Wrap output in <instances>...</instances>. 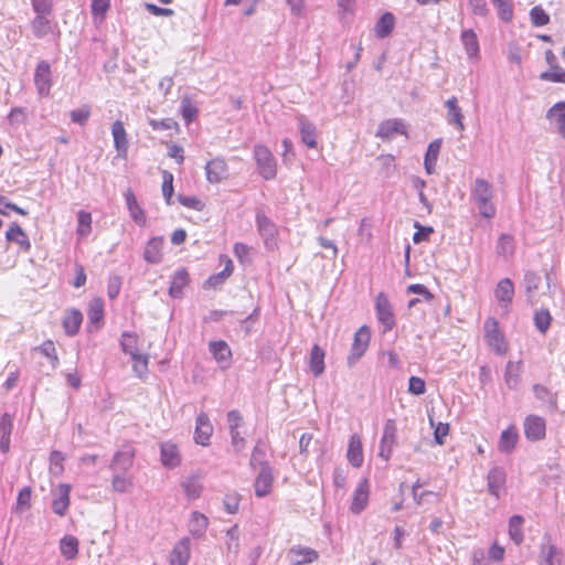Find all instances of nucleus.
<instances>
[{
    "instance_id": "obj_38",
    "label": "nucleus",
    "mask_w": 565,
    "mask_h": 565,
    "mask_svg": "<svg viewBox=\"0 0 565 565\" xmlns=\"http://www.w3.org/2000/svg\"><path fill=\"white\" fill-rule=\"evenodd\" d=\"M395 25V17L391 12H385L376 22L374 26L375 35L379 39H384L388 36Z\"/></svg>"
},
{
    "instance_id": "obj_26",
    "label": "nucleus",
    "mask_w": 565,
    "mask_h": 565,
    "mask_svg": "<svg viewBox=\"0 0 565 565\" xmlns=\"http://www.w3.org/2000/svg\"><path fill=\"white\" fill-rule=\"evenodd\" d=\"M163 244L162 236L150 238L145 247L143 259L149 264H159L162 260Z\"/></svg>"
},
{
    "instance_id": "obj_25",
    "label": "nucleus",
    "mask_w": 565,
    "mask_h": 565,
    "mask_svg": "<svg viewBox=\"0 0 565 565\" xmlns=\"http://www.w3.org/2000/svg\"><path fill=\"white\" fill-rule=\"evenodd\" d=\"M546 118L556 131L565 138V102L554 104L546 113Z\"/></svg>"
},
{
    "instance_id": "obj_57",
    "label": "nucleus",
    "mask_w": 565,
    "mask_h": 565,
    "mask_svg": "<svg viewBox=\"0 0 565 565\" xmlns=\"http://www.w3.org/2000/svg\"><path fill=\"white\" fill-rule=\"evenodd\" d=\"M31 494L32 490L30 487L22 488L17 498V511L23 512L31 507Z\"/></svg>"
},
{
    "instance_id": "obj_19",
    "label": "nucleus",
    "mask_w": 565,
    "mask_h": 565,
    "mask_svg": "<svg viewBox=\"0 0 565 565\" xmlns=\"http://www.w3.org/2000/svg\"><path fill=\"white\" fill-rule=\"evenodd\" d=\"M397 134L406 135L407 129L402 119L394 118L384 120L379 125L376 137L383 140H388L392 139Z\"/></svg>"
},
{
    "instance_id": "obj_31",
    "label": "nucleus",
    "mask_w": 565,
    "mask_h": 565,
    "mask_svg": "<svg viewBox=\"0 0 565 565\" xmlns=\"http://www.w3.org/2000/svg\"><path fill=\"white\" fill-rule=\"evenodd\" d=\"M161 462L167 468H175L180 465L178 447L172 443H163L160 447Z\"/></svg>"
},
{
    "instance_id": "obj_40",
    "label": "nucleus",
    "mask_w": 565,
    "mask_h": 565,
    "mask_svg": "<svg viewBox=\"0 0 565 565\" xmlns=\"http://www.w3.org/2000/svg\"><path fill=\"white\" fill-rule=\"evenodd\" d=\"M6 237L10 242H15L19 244L24 250H29L31 247L28 235L21 228V226L17 223H13L6 233Z\"/></svg>"
},
{
    "instance_id": "obj_41",
    "label": "nucleus",
    "mask_w": 565,
    "mask_h": 565,
    "mask_svg": "<svg viewBox=\"0 0 565 565\" xmlns=\"http://www.w3.org/2000/svg\"><path fill=\"white\" fill-rule=\"evenodd\" d=\"M78 540L73 535H65L60 541L61 554L66 559H74L78 554Z\"/></svg>"
},
{
    "instance_id": "obj_5",
    "label": "nucleus",
    "mask_w": 565,
    "mask_h": 565,
    "mask_svg": "<svg viewBox=\"0 0 565 565\" xmlns=\"http://www.w3.org/2000/svg\"><path fill=\"white\" fill-rule=\"evenodd\" d=\"M397 441V425L395 419H387L384 424L383 435L380 441L379 456L385 461L390 460Z\"/></svg>"
},
{
    "instance_id": "obj_18",
    "label": "nucleus",
    "mask_w": 565,
    "mask_h": 565,
    "mask_svg": "<svg viewBox=\"0 0 565 565\" xmlns=\"http://www.w3.org/2000/svg\"><path fill=\"white\" fill-rule=\"evenodd\" d=\"M191 557V541L189 537H182L173 546L170 556V565H188Z\"/></svg>"
},
{
    "instance_id": "obj_52",
    "label": "nucleus",
    "mask_w": 565,
    "mask_h": 565,
    "mask_svg": "<svg viewBox=\"0 0 565 565\" xmlns=\"http://www.w3.org/2000/svg\"><path fill=\"white\" fill-rule=\"evenodd\" d=\"M552 317L546 309H542L534 315V324L541 333H545L551 326Z\"/></svg>"
},
{
    "instance_id": "obj_56",
    "label": "nucleus",
    "mask_w": 565,
    "mask_h": 565,
    "mask_svg": "<svg viewBox=\"0 0 565 565\" xmlns=\"http://www.w3.org/2000/svg\"><path fill=\"white\" fill-rule=\"evenodd\" d=\"M134 361L132 369L137 373L138 376H142L148 371L149 358L146 354L135 353L130 355Z\"/></svg>"
},
{
    "instance_id": "obj_4",
    "label": "nucleus",
    "mask_w": 565,
    "mask_h": 565,
    "mask_svg": "<svg viewBox=\"0 0 565 565\" xmlns=\"http://www.w3.org/2000/svg\"><path fill=\"white\" fill-rule=\"evenodd\" d=\"M257 232L264 241L265 247L273 250L277 247L278 227L262 210L255 216Z\"/></svg>"
},
{
    "instance_id": "obj_64",
    "label": "nucleus",
    "mask_w": 565,
    "mask_h": 565,
    "mask_svg": "<svg viewBox=\"0 0 565 565\" xmlns=\"http://www.w3.org/2000/svg\"><path fill=\"white\" fill-rule=\"evenodd\" d=\"M408 392L413 395H423L426 392L425 381L418 376H411L408 381Z\"/></svg>"
},
{
    "instance_id": "obj_30",
    "label": "nucleus",
    "mask_w": 565,
    "mask_h": 565,
    "mask_svg": "<svg viewBox=\"0 0 565 565\" xmlns=\"http://www.w3.org/2000/svg\"><path fill=\"white\" fill-rule=\"evenodd\" d=\"M209 526V519L201 512L194 511L191 513V518L189 521V531L191 535L195 539H201L204 536Z\"/></svg>"
},
{
    "instance_id": "obj_6",
    "label": "nucleus",
    "mask_w": 565,
    "mask_h": 565,
    "mask_svg": "<svg viewBox=\"0 0 565 565\" xmlns=\"http://www.w3.org/2000/svg\"><path fill=\"white\" fill-rule=\"evenodd\" d=\"M376 317L383 326V332L391 331L395 326V317L392 305L384 292H379L375 298Z\"/></svg>"
},
{
    "instance_id": "obj_14",
    "label": "nucleus",
    "mask_w": 565,
    "mask_h": 565,
    "mask_svg": "<svg viewBox=\"0 0 565 565\" xmlns=\"http://www.w3.org/2000/svg\"><path fill=\"white\" fill-rule=\"evenodd\" d=\"M213 434V426L206 413L201 412L195 420L194 440L198 445L207 446Z\"/></svg>"
},
{
    "instance_id": "obj_36",
    "label": "nucleus",
    "mask_w": 565,
    "mask_h": 565,
    "mask_svg": "<svg viewBox=\"0 0 565 565\" xmlns=\"http://www.w3.org/2000/svg\"><path fill=\"white\" fill-rule=\"evenodd\" d=\"M324 351L318 344H313L310 352L309 366L316 377L324 372Z\"/></svg>"
},
{
    "instance_id": "obj_10",
    "label": "nucleus",
    "mask_w": 565,
    "mask_h": 565,
    "mask_svg": "<svg viewBox=\"0 0 565 565\" xmlns=\"http://www.w3.org/2000/svg\"><path fill=\"white\" fill-rule=\"evenodd\" d=\"M370 330L362 326L355 333L350 354L348 356L349 365H353L366 351L370 343Z\"/></svg>"
},
{
    "instance_id": "obj_62",
    "label": "nucleus",
    "mask_w": 565,
    "mask_h": 565,
    "mask_svg": "<svg viewBox=\"0 0 565 565\" xmlns=\"http://www.w3.org/2000/svg\"><path fill=\"white\" fill-rule=\"evenodd\" d=\"M179 202L186 207L193 209L195 211H202L205 206V204L193 195H179L178 196Z\"/></svg>"
},
{
    "instance_id": "obj_16",
    "label": "nucleus",
    "mask_w": 565,
    "mask_h": 565,
    "mask_svg": "<svg viewBox=\"0 0 565 565\" xmlns=\"http://www.w3.org/2000/svg\"><path fill=\"white\" fill-rule=\"evenodd\" d=\"M71 486L61 483L53 492L52 510L55 514L64 516L70 507Z\"/></svg>"
},
{
    "instance_id": "obj_43",
    "label": "nucleus",
    "mask_w": 565,
    "mask_h": 565,
    "mask_svg": "<svg viewBox=\"0 0 565 565\" xmlns=\"http://www.w3.org/2000/svg\"><path fill=\"white\" fill-rule=\"evenodd\" d=\"M46 13H38L32 21V30L36 38L41 39L52 32V23L45 17Z\"/></svg>"
},
{
    "instance_id": "obj_24",
    "label": "nucleus",
    "mask_w": 565,
    "mask_h": 565,
    "mask_svg": "<svg viewBox=\"0 0 565 565\" xmlns=\"http://www.w3.org/2000/svg\"><path fill=\"white\" fill-rule=\"evenodd\" d=\"M505 481L507 475L503 468H491L487 476V486L489 493L494 495L495 498H499L501 490L504 488Z\"/></svg>"
},
{
    "instance_id": "obj_13",
    "label": "nucleus",
    "mask_w": 565,
    "mask_h": 565,
    "mask_svg": "<svg viewBox=\"0 0 565 565\" xmlns=\"http://www.w3.org/2000/svg\"><path fill=\"white\" fill-rule=\"evenodd\" d=\"M209 351L222 370H227L231 366L232 350L225 341H211Z\"/></svg>"
},
{
    "instance_id": "obj_15",
    "label": "nucleus",
    "mask_w": 565,
    "mask_h": 565,
    "mask_svg": "<svg viewBox=\"0 0 565 565\" xmlns=\"http://www.w3.org/2000/svg\"><path fill=\"white\" fill-rule=\"evenodd\" d=\"M288 558L290 565H305L316 562L319 554L311 547L296 545L288 551Z\"/></svg>"
},
{
    "instance_id": "obj_27",
    "label": "nucleus",
    "mask_w": 565,
    "mask_h": 565,
    "mask_svg": "<svg viewBox=\"0 0 565 565\" xmlns=\"http://www.w3.org/2000/svg\"><path fill=\"white\" fill-rule=\"evenodd\" d=\"M126 204L130 214V217L140 226H145L147 222L146 213L141 205L138 203L135 194L131 190L125 193Z\"/></svg>"
},
{
    "instance_id": "obj_7",
    "label": "nucleus",
    "mask_w": 565,
    "mask_h": 565,
    "mask_svg": "<svg viewBox=\"0 0 565 565\" xmlns=\"http://www.w3.org/2000/svg\"><path fill=\"white\" fill-rule=\"evenodd\" d=\"M260 470L254 482L255 495L257 498L267 497L273 489L274 469L267 461L259 462Z\"/></svg>"
},
{
    "instance_id": "obj_63",
    "label": "nucleus",
    "mask_w": 565,
    "mask_h": 565,
    "mask_svg": "<svg viewBox=\"0 0 565 565\" xmlns=\"http://www.w3.org/2000/svg\"><path fill=\"white\" fill-rule=\"evenodd\" d=\"M260 310L256 307L250 315H248L245 319L241 321V329L246 333H250L254 324L257 322L259 318Z\"/></svg>"
},
{
    "instance_id": "obj_2",
    "label": "nucleus",
    "mask_w": 565,
    "mask_h": 565,
    "mask_svg": "<svg viewBox=\"0 0 565 565\" xmlns=\"http://www.w3.org/2000/svg\"><path fill=\"white\" fill-rule=\"evenodd\" d=\"M254 158L258 172L265 180H273L277 175V163L271 151L264 145H255Z\"/></svg>"
},
{
    "instance_id": "obj_3",
    "label": "nucleus",
    "mask_w": 565,
    "mask_h": 565,
    "mask_svg": "<svg viewBox=\"0 0 565 565\" xmlns=\"http://www.w3.org/2000/svg\"><path fill=\"white\" fill-rule=\"evenodd\" d=\"M484 340L487 344L499 355L508 352V343L504 334L499 329V322L495 318L489 317L484 321Z\"/></svg>"
},
{
    "instance_id": "obj_37",
    "label": "nucleus",
    "mask_w": 565,
    "mask_h": 565,
    "mask_svg": "<svg viewBox=\"0 0 565 565\" xmlns=\"http://www.w3.org/2000/svg\"><path fill=\"white\" fill-rule=\"evenodd\" d=\"M519 439L515 427H509L501 433L499 440V450L504 454H510L516 446Z\"/></svg>"
},
{
    "instance_id": "obj_17",
    "label": "nucleus",
    "mask_w": 565,
    "mask_h": 565,
    "mask_svg": "<svg viewBox=\"0 0 565 565\" xmlns=\"http://www.w3.org/2000/svg\"><path fill=\"white\" fill-rule=\"evenodd\" d=\"M370 486L366 479H362L355 488L350 505V511L353 514H360L369 503Z\"/></svg>"
},
{
    "instance_id": "obj_20",
    "label": "nucleus",
    "mask_w": 565,
    "mask_h": 565,
    "mask_svg": "<svg viewBox=\"0 0 565 565\" xmlns=\"http://www.w3.org/2000/svg\"><path fill=\"white\" fill-rule=\"evenodd\" d=\"M445 106L447 108V122L454 126L458 131H463L466 126L463 122V114L461 107L458 105L456 96L450 97L446 100Z\"/></svg>"
},
{
    "instance_id": "obj_44",
    "label": "nucleus",
    "mask_w": 565,
    "mask_h": 565,
    "mask_svg": "<svg viewBox=\"0 0 565 565\" xmlns=\"http://www.w3.org/2000/svg\"><path fill=\"white\" fill-rule=\"evenodd\" d=\"M523 518L521 515H512L509 520V536L516 544L523 542L524 535L522 531Z\"/></svg>"
},
{
    "instance_id": "obj_42",
    "label": "nucleus",
    "mask_w": 565,
    "mask_h": 565,
    "mask_svg": "<svg viewBox=\"0 0 565 565\" xmlns=\"http://www.w3.org/2000/svg\"><path fill=\"white\" fill-rule=\"evenodd\" d=\"M128 472H113L111 488L118 493L129 492L134 487V481Z\"/></svg>"
},
{
    "instance_id": "obj_11",
    "label": "nucleus",
    "mask_w": 565,
    "mask_h": 565,
    "mask_svg": "<svg viewBox=\"0 0 565 565\" xmlns=\"http://www.w3.org/2000/svg\"><path fill=\"white\" fill-rule=\"evenodd\" d=\"M524 435L531 441L544 439L546 435L545 419L536 415H529L524 420Z\"/></svg>"
},
{
    "instance_id": "obj_50",
    "label": "nucleus",
    "mask_w": 565,
    "mask_h": 565,
    "mask_svg": "<svg viewBox=\"0 0 565 565\" xmlns=\"http://www.w3.org/2000/svg\"><path fill=\"white\" fill-rule=\"evenodd\" d=\"M540 78L542 81L565 84V70H563L559 65H555L541 73Z\"/></svg>"
},
{
    "instance_id": "obj_46",
    "label": "nucleus",
    "mask_w": 565,
    "mask_h": 565,
    "mask_svg": "<svg viewBox=\"0 0 565 565\" xmlns=\"http://www.w3.org/2000/svg\"><path fill=\"white\" fill-rule=\"evenodd\" d=\"M520 363L509 361L505 366L504 382L510 388H516L520 383Z\"/></svg>"
},
{
    "instance_id": "obj_28",
    "label": "nucleus",
    "mask_w": 565,
    "mask_h": 565,
    "mask_svg": "<svg viewBox=\"0 0 565 565\" xmlns=\"http://www.w3.org/2000/svg\"><path fill=\"white\" fill-rule=\"evenodd\" d=\"M87 318L89 326H94L98 330L104 320V301L100 297L93 298L88 305Z\"/></svg>"
},
{
    "instance_id": "obj_39",
    "label": "nucleus",
    "mask_w": 565,
    "mask_h": 565,
    "mask_svg": "<svg viewBox=\"0 0 565 565\" xmlns=\"http://www.w3.org/2000/svg\"><path fill=\"white\" fill-rule=\"evenodd\" d=\"M83 321V315L79 310H71L63 319V327L66 334L73 337L77 334Z\"/></svg>"
},
{
    "instance_id": "obj_60",
    "label": "nucleus",
    "mask_w": 565,
    "mask_h": 565,
    "mask_svg": "<svg viewBox=\"0 0 565 565\" xmlns=\"http://www.w3.org/2000/svg\"><path fill=\"white\" fill-rule=\"evenodd\" d=\"M239 501L241 498L237 493H227L223 500L224 509L226 510L227 513L235 514L238 511Z\"/></svg>"
},
{
    "instance_id": "obj_61",
    "label": "nucleus",
    "mask_w": 565,
    "mask_h": 565,
    "mask_svg": "<svg viewBox=\"0 0 565 565\" xmlns=\"http://www.w3.org/2000/svg\"><path fill=\"white\" fill-rule=\"evenodd\" d=\"M541 277L534 271H527L524 275L525 290L529 294H533L539 288Z\"/></svg>"
},
{
    "instance_id": "obj_1",
    "label": "nucleus",
    "mask_w": 565,
    "mask_h": 565,
    "mask_svg": "<svg viewBox=\"0 0 565 565\" xmlns=\"http://www.w3.org/2000/svg\"><path fill=\"white\" fill-rule=\"evenodd\" d=\"M471 198L476 203L480 215L486 218L494 217L495 206L492 203L493 186L490 182L482 178L476 179L471 189Z\"/></svg>"
},
{
    "instance_id": "obj_35",
    "label": "nucleus",
    "mask_w": 565,
    "mask_h": 565,
    "mask_svg": "<svg viewBox=\"0 0 565 565\" xmlns=\"http://www.w3.org/2000/svg\"><path fill=\"white\" fill-rule=\"evenodd\" d=\"M461 43L469 58H475L479 54V42L473 30H463L460 35Z\"/></svg>"
},
{
    "instance_id": "obj_21",
    "label": "nucleus",
    "mask_w": 565,
    "mask_h": 565,
    "mask_svg": "<svg viewBox=\"0 0 565 565\" xmlns=\"http://www.w3.org/2000/svg\"><path fill=\"white\" fill-rule=\"evenodd\" d=\"M111 135L114 139V147L118 152V156L122 159L127 158L128 153V138L122 121L116 120L111 127Z\"/></svg>"
},
{
    "instance_id": "obj_22",
    "label": "nucleus",
    "mask_w": 565,
    "mask_h": 565,
    "mask_svg": "<svg viewBox=\"0 0 565 565\" xmlns=\"http://www.w3.org/2000/svg\"><path fill=\"white\" fill-rule=\"evenodd\" d=\"M298 128L301 136L302 142L308 148L317 147V128L316 126L305 116L299 115L297 117Z\"/></svg>"
},
{
    "instance_id": "obj_23",
    "label": "nucleus",
    "mask_w": 565,
    "mask_h": 565,
    "mask_svg": "<svg viewBox=\"0 0 565 565\" xmlns=\"http://www.w3.org/2000/svg\"><path fill=\"white\" fill-rule=\"evenodd\" d=\"M494 296L500 307L507 310L512 303L514 296V286L512 280L510 278L501 279L495 287Z\"/></svg>"
},
{
    "instance_id": "obj_51",
    "label": "nucleus",
    "mask_w": 565,
    "mask_h": 565,
    "mask_svg": "<svg viewBox=\"0 0 565 565\" xmlns=\"http://www.w3.org/2000/svg\"><path fill=\"white\" fill-rule=\"evenodd\" d=\"M491 2L498 9L502 21L510 22L513 19V7L509 0H491Z\"/></svg>"
},
{
    "instance_id": "obj_49",
    "label": "nucleus",
    "mask_w": 565,
    "mask_h": 565,
    "mask_svg": "<svg viewBox=\"0 0 565 565\" xmlns=\"http://www.w3.org/2000/svg\"><path fill=\"white\" fill-rule=\"evenodd\" d=\"M226 548L228 553L237 554L239 551V533L237 524L226 531Z\"/></svg>"
},
{
    "instance_id": "obj_32",
    "label": "nucleus",
    "mask_w": 565,
    "mask_h": 565,
    "mask_svg": "<svg viewBox=\"0 0 565 565\" xmlns=\"http://www.w3.org/2000/svg\"><path fill=\"white\" fill-rule=\"evenodd\" d=\"M190 278L185 268L178 269L171 280L169 295L172 298H181L183 296V288L189 284Z\"/></svg>"
},
{
    "instance_id": "obj_34",
    "label": "nucleus",
    "mask_w": 565,
    "mask_h": 565,
    "mask_svg": "<svg viewBox=\"0 0 565 565\" xmlns=\"http://www.w3.org/2000/svg\"><path fill=\"white\" fill-rule=\"evenodd\" d=\"M441 148V139H435L429 142L424 159V167L428 174L435 172L436 162L438 160L439 151Z\"/></svg>"
},
{
    "instance_id": "obj_33",
    "label": "nucleus",
    "mask_w": 565,
    "mask_h": 565,
    "mask_svg": "<svg viewBox=\"0 0 565 565\" xmlns=\"http://www.w3.org/2000/svg\"><path fill=\"white\" fill-rule=\"evenodd\" d=\"M181 487L189 500H195L200 498L203 491V484L199 476H189L181 482Z\"/></svg>"
},
{
    "instance_id": "obj_58",
    "label": "nucleus",
    "mask_w": 565,
    "mask_h": 565,
    "mask_svg": "<svg viewBox=\"0 0 565 565\" xmlns=\"http://www.w3.org/2000/svg\"><path fill=\"white\" fill-rule=\"evenodd\" d=\"M162 178V194L167 204L170 205L172 203L173 194V174L169 171H163Z\"/></svg>"
},
{
    "instance_id": "obj_54",
    "label": "nucleus",
    "mask_w": 565,
    "mask_h": 565,
    "mask_svg": "<svg viewBox=\"0 0 565 565\" xmlns=\"http://www.w3.org/2000/svg\"><path fill=\"white\" fill-rule=\"evenodd\" d=\"M429 422L431 427L434 428V439L438 445L445 444V438L449 434V424L448 423H438L435 424L434 419L429 417Z\"/></svg>"
},
{
    "instance_id": "obj_29",
    "label": "nucleus",
    "mask_w": 565,
    "mask_h": 565,
    "mask_svg": "<svg viewBox=\"0 0 565 565\" xmlns=\"http://www.w3.org/2000/svg\"><path fill=\"white\" fill-rule=\"evenodd\" d=\"M347 458L349 462L355 468H360L363 463L364 457L362 450V441L360 436L356 434L350 437Z\"/></svg>"
},
{
    "instance_id": "obj_45",
    "label": "nucleus",
    "mask_w": 565,
    "mask_h": 565,
    "mask_svg": "<svg viewBox=\"0 0 565 565\" xmlns=\"http://www.w3.org/2000/svg\"><path fill=\"white\" fill-rule=\"evenodd\" d=\"M514 241L509 234H501L497 243V254L504 259H508L514 254Z\"/></svg>"
},
{
    "instance_id": "obj_47",
    "label": "nucleus",
    "mask_w": 565,
    "mask_h": 565,
    "mask_svg": "<svg viewBox=\"0 0 565 565\" xmlns=\"http://www.w3.org/2000/svg\"><path fill=\"white\" fill-rule=\"evenodd\" d=\"M137 344V334L131 332H124L121 334L120 347L126 354L134 355L135 353H138Z\"/></svg>"
},
{
    "instance_id": "obj_12",
    "label": "nucleus",
    "mask_w": 565,
    "mask_h": 565,
    "mask_svg": "<svg viewBox=\"0 0 565 565\" xmlns=\"http://www.w3.org/2000/svg\"><path fill=\"white\" fill-rule=\"evenodd\" d=\"M206 180L212 184L221 183L228 175V167L225 160L216 157L205 164Z\"/></svg>"
},
{
    "instance_id": "obj_9",
    "label": "nucleus",
    "mask_w": 565,
    "mask_h": 565,
    "mask_svg": "<svg viewBox=\"0 0 565 565\" xmlns=\"http://www.w3.org/2000/svg\"><path fill=\"white\" fill-rule=\"evenodd\" d=\"M34 85L38 94L47 97L52 87V71L46 61H41L34 72Z\"/></svg>"
},
{
    "instance_id": "obj_53",
    "label": "nucleus",
    "mask_w": 565,
    "mask_h": 565,
    "mask_svg": "<svg viewBox=\"0 0 565 565\" xmlns=\"http://www.w3.org/2000/svg\"><path fill=\"white\" fill-rule=\"evenodd\" d=\"M530 19L534 26H543L550 22V15L541 6H535L531 9Z\"/></svg>"
},
{
    "instance_id": "obj_59",
    "label": "nucleus",
    "mask_w": 565,
    "mask_h": 565,
    "mask_svg": "<svg viewBox=\"0 0 565 565\" xmlns=\"http://www.w3.org/2000/svg\"><path fill=\"white\" fill-rule=\"evenodd\" d=\"M70 116L73 122L84 126L90 116V107L88 105H84L78 109L72 110Z\"/></svg>"
},
{
    "instance_id": "obj_8",
    "label": "nucleus",
    "mask_w": 565,
    "mask_h": 565,
    "mask_svg": "<svg viewBox=\"0 0 565 565\" xmlns=\"http://www.w3.org/2000/svg\"><path fill=\"white\" fill-rule=\"evenodd\" d=\"M136 456V450L130 444H125L121 449L117 450L109 463L113 472H128Z\"/></svg>"
},
{
    "instance_id": "obj_48",
    "label": "nucleus",
    "mask_w": 565,
    "mask_h": 565,
    "mask_svg": "<svg viewBox=\"0 0 565 565\" xmlns=\"http://www.w3.org/2000/svg\"><path fill=\"white\" fill-rule=\"evenodd\" d=\"M77 230L76 233L81 237H86L92 231V215L86 211H79L77 214Z\"/></svg>"
},
{
    "instance_id": "obj_55",
    "label": "nucleus",
    "mask_w": 565,
    "mask_h": 565,
    "mask_svg": "<svg viewBox=\"0 0 565 565\" xmlns=\"http://www.w3.org/2000/svg\"><path fill=\"white\" fill-rule=\"evenodd\" d=\"M38 350L44 355L46 356L47 359H50L51 363H52V366L53 367H56V365L58 364V358H57V354H56V349H55V345H54V342L51 341V340H46L44 341L39 348Z\"/></svg>"
}]
</instances>
